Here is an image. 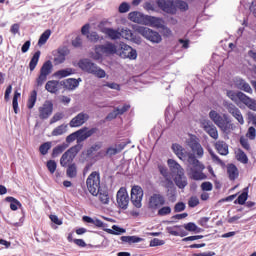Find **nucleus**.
I'll list each match as a JSON object with an SVG mask.
<instances>
[{"label": "nucleus", "mask_w": 256, "mask_h": 256, "mask_svg": "<svg viewBox=\"0 0 256 256\" xmlns=\"http://www.w3.org/2000/svg\"><path fill=\"white\" fill-rule=\"evenodd\" d=\"M186 205L183 202H178L174 206L175 213H181L182 211H185Z\"/></svg>", "instance_id": "obj_59"}, {"label": "nucleus", "mask_w": 256, "mask_h": 256, "mask_svg": "<svg viewBox=\"0 0 256 256\" xmlns=\"http://www.w3.org/2000/svg\"><path fill=\"white\" fill-rule=\"evenodd\" d=\"M227 97L231 99L236 105H239V101L243 103L251 111H256V100L247 96L243 92H235L233 90L227 91Z\"/></svg>", "instance_id": "obj_5"}, {"label": "nucleus", "mask_w": 256, "mask_h": 256, "mask_svg": "<svg viewBox=\"0 0 256 256\" xmlns=\"http://www.w3.org/2000/svg\"><path fill=\"white\" fill-rule=\"evenodd\" d=\"M214 255H215V252H212V251L193 254V256H214Z\"/></svg>", "instance_id": "obj_64"}, {"label": "nucleus", "mask_w": 256, "mask_h": 256, "mask_svg": "<svg viewBox=\"0 0 256 256\" xmlns=\"http://www.w3.org/2000/svg\"><path fill=\"white\" fill-rule=\"evenodd\" d=\"M116 55L121 57V59H130V61H135L137 59V50L129 46L125 42H120L117 46Z\"/></svg>", "instance_id": "obj_8"}, {"label": "nucleus", "mask_w": 256, "mask_h": 256, "mask_svg": "<svg viewBox=\"0 0 256 256\" xmlns=\"http://www.w3.org/2000/svg\"><path fill=\"white\" fill-rule=\"evenodd\" d=\"M227 175L230 181H235L239 177V169L235 164H228L227 165Z\"/></svg>", "instance_id": "obj_32"}, {"label": "nucleus", "mask_w": 256, "mask_h": 256, "mask_svg": "<svg viewBox=\"0 0 256 256\" xmlns=\"http://www.w3.org/2000/svg\"><path fill=\"white\" fill-rule=\"evenodd\" d=\"M39 117L40 119H49L53 113V103L50 101H46L40 108H39Z\"/></svg>", "instance_id": "obj_19"}, {"label": "nucleus", "mask_w": 256, "mask_h": 256, "mask_svg": "<svg viewBox=\"0 0 256 256\" xmlns=\"http://www.w3.org/2000/svg\"><path fill=\"white\" fill-rule=\"evenodd\" d=\"M97 129L92 128V129H88L87 127L82 128L77 132L78 134V143H83V141H86V139H89V137H91V135H94V133H96Z\"/></svg>", "instance_id": "obj_22"}, {"label": "nucleus", "mask_w": 256, "mask_h": 256, "mask_svg": "<svg viewBox=\"0 0 256 256\" xmlns=\"http://www.w3.org/2000/svg\"><path fill=\"white\" fill-rule=\"evenodd\" d=\"M247 136H248L249 139H251V140L255 139V137H256V130H255V127L251 126V127L248 129Z\"/></svg>", "instance_id": "obj_63"}, {"label": "nucleus", "mask_w": 256, "mask_h": 256, "mask_svg": "<svg viewBox=\"0 0 256 256\" xmlns=\"http://www.w3.org/2000/svg\"><path fill=\"white\" fill-rule=\"evenodd\" d=\"M189 207H197L199 205V198L193 196L188 201Z\"/></svg>", "instance_id": "obj_62"}, {"label": "nucleus", "mask_w": 256, "mask_h": 256, "mask_svg": "<svg viewBox=\"0 0 256 256\" xmlns=\"http://www.w3.org/2000/svg\"><path fill=\"white\" fill-rule=\"evenodd\" d=\"M86 185L91 195H97L101 190V176L99 175V172H92L86 180Z\"/></svg>", "instance_id": "obj_7"}, {"label": "nucleus", "mask_w": 256, "mask_h": 256, "mask_svg": "<svg viewBox=\"0 0 256 256\" xmlns=\"http://www.w3.org/2000/svg\"><path fill=\"white\" fill-rule=\"evenodd\" d=\"M65 133H67V124H62L60 126H57L52 131V136L53 137H59L60 135H65Z\"/></svg>", "instance_id": "obj_43"}, {"label": "nucleus", "mask_w": 256, "mask_h": 256, "mask_svg": "<svg viewBox=\"0 0 256 256\" xmlns=\"http://www.w3.org/2000/svg\"><path fill=\"white\" fill-rule=\"evenodd\" d=\"M101 143H96L94 145H92L88 150H87V155H95V153H97V151L101 150Z\"/></svg>", "instance_id": "obj_50"}, {"label": "nucleus", "mask_w": 256, "mask_h": 256, "mask_svg": "<svg viewBox=\"0 0 256 256\" xmlns=\"http://www.w3.org/2000/svg\"><path fill=\"white\" fill-rule=\"evenodd\" d=\"M203 129L212 139H219V131H217V127H215V125H213L210 121L203 123Z\"/></svg>", "instance_id": "obj_23"}, {"label": "nucleus", "mask_w": 256, "mask_h": 256, "mask_svg": "<svg viewBox=\"0 0 256 256\" xmlns=\"http://www.w3.org/2000/svg\"><path fill=\"white\" fill-rule=\"evenodd\" d=\"M131 109V105L124 104L122 107L116 108V111L118 112V115H123L124 113H127Z\"/></svg>", "instance_id": "obj_57"}, {"label": "nucleus", "mask_w": 256, "mask_h": 256, "mask_svg": "<svg viewBox=\"0 0 256 256\" xmlns=\"http://www.w3.org/2000/svg\"><path fill=\"white\" fill-rule=\"evenodd\" d=\"M116 201L120 209H127L129 207V193L127 188L121 187L116 194Z\"/></svg>", "instance_id": "obj_14"}, {"label": "nucleus", "mask_w": 256, "mask_h": 256, "mask_svg": "<svg viewBox=\"0 0 256 256\" xmlns=\"http://www.w3.org/2000/svg\"><path fill=\"white\" fill-rule=\"evenodd\" d=\"M102 33H105L109 39L112 41H116V39H121V32L120 30H115L113 28H103Z\"/></svg>", "instance_id": "obj_31"}, {"label": "nucleus", "mask_w": 256, "mask_h": 256, "mask_svg": "<svg viewBox=\"0 0 256 256\" xmlns=\"http://www.w3.org/2000/svg\"><path fill=\"white\" fill-rule=\"evenodd\" d=\"M188 163L190 165L188 175L191 179H194V181H203V179H207V175L203 173L205 165L195 157V154H189Z\"/></svg>", "instance_id": "obj_1"}, {"label": "nucleus", "mask_w": 256, "mask_h": 256, "mask_svg": "<svg viewBox=\"0 0 256 256\" xmlns=\"http://www.w3.org/2000/svg\"><path fill=\"white\" fill-rule=\"evenodd\" d=\"M165 205V196L159 193H154L148 198V209L152 213H155V211H158V209H161Z\"/></svg>", "instance_id": "obj_11"}, {"label": "nucleus", "mask_w": 256, "mask_h": 256, "mask_svg": "<svg viewBox=\"0 0 256 256\" xmlns=\"http://www.w3.org/2000/svg\"><path fill=\"white\" fill-rule=\"evenodd\" d=\"M240 144L242 145L243 149H246V151H249V149H251L249 141L245 137L240 138Z\"/></svg>", "instance_id": "obj_61"}, {"label": "nucleus", "mask_w": 256, "mask_h": 256, "mask_svg": "<svg viewBox=\"0 0 256 256\" xmlns=\"http://www.w3.org/2000/svg\"><path fill=\"white\" fill-rule=\"evenodd\" d=\"M136 33L142 35V37L147 39V41H150V43H161V41H163V38L157 31L151 30V28L145 26H138L136 28Z\"/></svg>", "instance_id": "obj_9"}, {"label": "nucleus", "mask_w": 256, "mask_h": 256, "mask_svg": "<svg viewBox=\"0 0 256 256\" xmlns=\"http://www.w3.org/2000/svg\"><path fill=\"white\" fill-rule=\"evenodd\" d=\"M68 147H69V146H68L67 144H65V143L56 146V147L53 149L52 157H53V158L59 157V155H61V153H63V151H65V149H67Z\"/></svg>", "instance_id": "obj_47"}, {"label": "nucleus", "mask_w": 256, "mask_h": 256, "mask_svg": "<svg viewBox=\"0 0 256 256\" xmlns=\"http://www.w3.org/2000/svg\"><path fill=\"white\" fill-rule=\"evenodd\" d=\"M40 57H41V51H37L34 53L33 57L30 60V63H29L30 71H35V67H37Z\"/></svg>", "instance_id": "obj_41"}, {"label": "nucleus", "mask_w": 256, "mask_h": 256, "mask_svg": "<svg viewBox=\"0 0 256 256\" xmlns=\"http://www.w3.org/2000/svg\"><path fill=\"white\" fill-rule=\"evenodd\" d=\"M172 151L175 153V155L181 159V161H189V155H193L191 152H187L183 146L180 144H173L172 145Z\"/></svg>", "instance_id": "obj_18"}, {"label": "nucleus", "mask_w": 256, "mask_h": 256, "mask_svg": "<svg viewBox=\"0 0 256 256\" xmlns=\"http://www.w3.org/2000/svg\"><path fill=\"white\" fill-rule=\"evenodd\" d=\"M89 121V114L87 112H80L69 122L70 127H83Z\"/></svg>", "instance_id": "obj_15"}, {"label": "nucleus", "mask_w": 256, "mask_h": 256, "mask_svg": "<svg viewBox=\"0 0 256 256\" xmlns=\"http://www.w3.org/2000/svg\"><path fill=\"white\" fill-rule=\"evenodd\" d=\"M55 75L59 79H63L65 77H69V75H75V69H73V68H65V69H62V70H58L55 73Z\"/></svg>", "instance_id": "obj_37"}, {"label": "nucleus", "mask_w": 256, "mask_h": 256, "mask_svg": "<svg viewBox=\"0 0 256 256\" xmlns=\"http://www.w3.org/2000/svg\"><path fill=\"white\" fill-rule=\"evenodd\" d=\"M63 117H65V115L61 112L54 114V116L50 120V124L53 125V123H57V121H61Z\"/></svg>", "instance_id": "obj_56"}, {"label": "nucleus", "mask_w": 256, "mask_h": 256, "mask_svg": "<svg viewBox=\"0 0 256 256\" xmlns=\"http://www.w3.org/2000/svg\"><path fill=\"white\" fill-rule=\"evenodd\" d=\"M47 169L50 173H55V171H57V162H55V160H49L47 162Z\"/></svg>", "instance_id": "obj_53"}, {"label": "nucleus", "mask_w": 256, "mask_h": 256, "mask_svg": "<svg viewBox=\"0 0 256 256\" xmlns=\"http://www.w3.org/2000/svg\"><path fill=\"white\" fill-rule=\"evenodd\" d=\"M83 148V145L77 144L68 149L60 158L61 167H67L73 163V159L77 157V153Z\"/></svg>", "instance_id": "obj_10"}, {"label": "nucleus", "mask_w": 256, "mask_h": 256, "mask_svg": "<svg viewBox=\"0 0 256 256\" xmlns=\"http://www.w3.org/2000/svg\"><path fill=\"white\" fill-rule=\"evenodd\" d=\"M174 183L178 189H185L186 185H188L185 172H182V174H176L174 176Z\"/></svg>", "instance_id": "obj_27"}, {"label": "nucleus", "mask_w": 256, "mask_h": 256, "mask_svg": "<svg viewBox=\"0 0 256 256\" xmlns=\"http://www.w3.org/2000/svg\"><path fill=\"white\" fill-rule=\"evenodd\" d=\"M78 67L85 73L94 75V77H97L98 79H105L107 77V72L88 58L79 60Z\"/></svg>", "instance_id": "obj_3"}, {"label": "nucleus", "mask_w": 256, "mask_h": 256, "mask_svg": "<svg viewBox=\"0 0 256 256\" xmlns=\"http://www.w3.org/2000/svg\"><path fill=\"white\" fill-rule=\"evenodd\" d=\"M249 196V187L243 189L241 195H239L238 199L235 201L238 205H245V201H247V197Z\"/></svg>", "instance_id": "obj_44"}, {"label": "nucleus", "mask_w": 256, "mask_h": 256, "mask_svg": "<svg viewBox=\"0 0 256 256\" xmlns=\"http://www.w3.org/2000/svg\"><path fill=\"white\" fill-rule=\"evenodd\" d=\"M66 175L70 179H75V177H77V164L76 163H72V164L68 165L67 170H66Z\"/></svg>", "instance_id": "obj_40"}, {"label": "nucleus", "mask_w": 256, "mask_h": 256, "mask_svg": "<svg viewBox=\"0 0 256 256\" xmlns=\"http://www.w3.org/2000/svg\"><path fill=\"white\" fill-rule=\"evenodd\" d=\"M122 148L109 147L106 152L101 150L98 155L100 158L105 157V155H109V157H113V155H117V153H121Z\"/></svg>", "instance_id": "obj_35"}, {"label": "nucleus", "mask_w": 256, "mask_h": 256, "mask_svg": "<svg viewBox=\"0 0 256 256\" xmlns=\"http://www.w3.org/2000/svg\"><path fill=\"white\" fill-rule=\"evenodd\" d=\"M209 118L224 133H229V130L233 129V127H235V124L227 122V120L223 119V116H221L215 110H212V111L209 112Z\"/></svg>", "instance_id": "obj_6"}, {"label": "nucleus", "mask_w": 256, "mask_h": 256, "mask_svg": "<svg viewBox=\"0 0 256 256\" xmlns=\"http://www.w3.org/2000/svg\"><path fill=\"white\" fill-rule=\"evenodd\" d=\"M95 197H98L100 203L102 205H109L111 203V196L109 195V192L107 190H99L97 195H94Z\"/></svg>", "instance_id": "obj_28"}, {"label": "nucleus", "mask_w": 256, "mask_h": 256, "mask_svg": "<svg viewBox=\"0 0 256 256\" xmlns=\"http://www.w3.org/2000/svg\"><path fill=\"white\" fill-rule=\"evenodd\" d=\"M83 81L81 78L75 79V78H68L65 80L64 85L66 89H69L70 91H73L79 87V83Z\"/></svg>", "instance_id": "obj_33"}, {"label": "nucleus", "mask_w": 256, "mask_h": 256, "mask_svg": "<svg viewBox=\"0 0 256 256\" xmlns=\"http://www.w3.org/2000/svg\"><path fill=\"white\" fill-rule=\"evenodd\" d=\"M157 4L164 13H168L169 15H175L177 13V7L181 11H187V9H189V5L181 0L174 2H171V0H158Z\"/></svg>", "instance_id": "obj_4"}, {"label": "nucleus", "mask_w": 256, "mask_h": 256, "mask_svg": "<svg viewBox=\"0 0 256 256\" xmlns=\"http://www.w3.org/2000/svg\"><path fill=\"white\" fill-rule=\"evenodd\" d=\"M234 83L237 89H240V91H244L245 93H249L250 95L253 94V89L251 88V85H249V83H247L245 80L241 78H236Z\"/></svg>", "instance_id": "obj_24"}, {"label": "nucleus", "mask_w": 256, "mask_h": 256, "mask_svg": "<svg viewBox=\"0 0 256 256\" xmlns=\"http://www.w3.org/2000/svg\"><path fill=\"white\" fill-rule=\"evenodd\" d=\"M21 98V94L19 91L14 92L13 100H12V107L14 110V113L17 115L19 113V99Z\"/></svg>", "instance_id": "obj_42"}, {"label": "nucleus", "mask_w": 256, "mask_h": 256, "mask_svg": "<svg viewBox=\"0 0 256 256\" xmlns=\"http://www.w3.org/2000/svg\"><path fill=\"white\" fill-rule=\"evenodd\" d=\"M215 149L220 155H229V145H227L226 142L223 140H218L215 143Z\"/></svg>", "instance_id": "obj_30"}, {"label": "nucleus", "mask_w": 256, "mask_h": 256, "mask_svg": "<svg viewBox=\"0 0 256 256\" xmlns=\"http://www.w3.org/2000/svg\"><path fill=\"white\" fill-rule=\"evenodd\" d=\"M76 140H77V143H79V136L77 134V131L66 137L67 143H73V141H76Z\"/></svg>", "instance_id": "obj_55"}, {"label": "nucleus", "mask_w": 256, "mask_h": 256, "mask_svg": "<svg viewBox=\"0 0 256 256\" xmlns=\"http://www.w3.org/2000/svg\"><path fill=\"white\" fill-rule=\"evenodd\" d=\"M235 156L237 161H239L240 163H243V165H247L249 163V158L247 157V154H245L243 150L236 149Z\"/></svg>", "instance_id": "obj_36"}, {"label": "nucleus", "mask_w": 256, "mask_h": 256, "mask_svg": "<svg viewBox=\"0 0 256 256\" xmlns=\"http://www.w3.org/2000/svg\"><path fill=\"white\" fill-rule=\"evenodd\" d=\"M184 229H186V231H193L194 233H201V231H203V229L199 228L195 223L190 222L184 225Z\"/></svg>", "instance_id": "obj_49"}, {"label": "nucleus", "mask_w": 256, "mask_h": 256, "mask_svg": "<svg viewBox=\"0 0 256 256\" xmlns=\"http://www.w3.org/2000/svg\"><path fill=\"white\" fill-rule=\"evenodd\" d=\"M49 149H51V142H45L39 148L41 155H47L49 153Z\"/></svg>", "instance_id": "obj_51"}, {"label": "nucleus", "mask_w": 256, "mask_h": 256, "mask_svg": "<svg viewBox=\"0 0 256 256\" xmlns=\"http://www.w3.org/2000/svg\"><path fill=\"white\" fill-rule=\"evenodd\" d=\"M226 109H227L228 113H230V115H232V117H234V119H236V121H238L239 124L245 125V119L243 118V114L241 113V110H239V108H237V106L230 103V104L226 105Z\"/></svg>", "instance_id": "obj_17"}, {"label": "nucleus", "mask_w": 256, "mask_h": 256, "mask_svg": "<svg viewBox=\"0 0 256 256\" xmlns=\"http://www.w3.org/2000/svg\"><path fill=\"white\" fill-rule=\"evenodd\" d=\"M65 57H67V50H58V53L54 58L55 65H61V63H65Z\"/></svg>", "instance_id": "obj_38"}, {"label": "nucleus", "mask_w": 256, "mask_h": 256, "mask_svg": "<svg viewBox=\"0 0 256 256\" xmlns=\"http://www.w3.org/2000/svg\"><path fill=\"white\" fill-rule=\"evenodd\" d=\"M128 19H130L133 23H138V25H145L147 21V15L139 11H134L128 14Z\"/></svg>", "instance_id": "obj_21"}, {"label": "nucleus", "mask_w": 256, "mask_h": 256, "mask_svg": "<svg viewBox=\"0 0 256 256\" xmlns=\"http://www.w3.org/2000/svg\"><path fill=\"white\" fill-rule=\"evenodd\" d=\"M117 45L112 42H106L105 44H99L95 46L94 52L90 54L91 59L99 61L103 57H111V55H117Z\"/></svg>", "instance_id": "obj_2"}, {"label": "nucleus", "mask_w": 256, "mask_h": 256, "mask_svg": "<svg viewBox=\"0 0 256 256\" xmlns=\"http://www.w3.org/2000/svg\"><path fill=\"white\" fill-rule=\"evenodd\" d=\"M106 233H109L110 235H123V233L126 232L124 228H121L117 225H113L112 229H105Z\"/></svg>", "instance_id": "obj_46"}, {"label": "nucleus", "mask_w": 256, "mask_h": 256, "mask_svg": "<svg viewBox=\"0 0 256 256\" xmlns=\"http://www.w3.org/2000/svg\"><path fill=\"white\" fill-rule=\"evenodd\" d=\"M143 188H141V186H133L131 189V202L132 205H134V207H136V209H141V207H143Z\"/></svg>", "instance_id": "obj_13"}, {"label": "nucleus", "mask_w": 256, "mask_h": 256, "mask_svg": "<svg viewBox=\"0 0 256 256\" xmlns=\"http://www.w3.org/2000/svg\"><path fill=\"white\" fill-rule=\"evenodd\" d=\"M148 27H155L156 29H161L163 25H165V20L163 18L155 17V16H146V23Z\"/></svg>", "instance_id": "obj_20"}, {"label": "nucleus", "mask_w": 256, "mask_h": 256, "mask_svg": "<svg viewBox=\"0 0 256 256\" xmlns=\"http://www.w3.org/2000/svg\"><path fill=\"white\" fill-rule=\"evenodd\" d=\"M49 37H51V30L44 31L38 40V45L40 47L45 45V43H47V41L49 40Z\"/></svg>", "instance_id": "obj_48"}, {"label": "nucleus", "mask_w": 256, "mask_h": 256, "mask_svg": "<svg viewBox=\"0 0 256 256\" xmlns=\"http://www.w3.org/2000/svg\"><path fill=\"white\" fill-rule=\"evenodd\" d=\"M51 71H53V64H51V61H46L41 69H40V74L38 78L36 79V86L37 87H42V85L47 81V77L51 75Z\"/></svg>", "instance_id": "obj_12"}, {"label": "nucleus", "mask_w": 256, "mask_h": 256, "mask_svg": "<svg viewBox=\"0 0 256 256\" xmlns=\"http://www.w3.org/2000/svg\"><path fill=\"white\" fill-rule=\"evenodd\" d=\"M188 147L197 155L198 159H201L204 155L203 146L199 143L195 137H190L187 141Z\"/></svg>", "instance_id": "obj_16"}, {"label": "nucleus", "mask_w": 256, "mask_h": 256, "mask_svg": "<svg viewBox=\"0 0 256 256\" xmlns=\"http://www.w3.org/2000/svg\"><path fill=\"white\" fill-rule=\"evenodd\" d=\"M170 213H171V207L169 206H164L158 209V215L160 217H165V215H170Z\"/></svg>", "instance_id": "obj_52"}, {"label": "nucleus", "mask_w": 256, "mask_h": 256, "mask_svg": "<svg viewBox=\"0 0 256 256\" xmlns=\"http://www.w3.org/2000/svg\"><path fill=\"white\" fill-rule=\"evenodd\" d=\"M161 245H165V240L154 238L150 241V247H161Z\"/></svg>", "instance_id": "obj_54"}, {"label": "nucleus", "mask_w": 256, "mask_h": 256, "mask_svg": "<svg viewBox=\"0 0 256 256\" xmlns=\"http://www.w3.org/2000/svg\"><path fill=\"white\" fill-rule=\"evenodd\" d=\"M46 91L49 93H57L59 91V81L50 80L45 85Z\"/></svg>", "instance_id": "obj_34"}, {"label": "nucleus", "mask_w": 256, "mask_h": 256, "mask_svg": "<svg viewBox=\"0 0 256 256\" xmlns=\"http://www.w3.org/2000/svg\"><path fill=\"white\" fill-rule=\"evenodd\" d=\"M167 163H168V167H169L171 173H173V175H181V174L185 173V170L183 169V167H181V164L177 163V161H175L173 159H168Z\"/></svg>", "instance_id": "obj_25"}, {"label": "nucleus", "mask_w": 256, "mask_h": 256, "mask_svg": "<svg viewBox=\"0 0 256 256\" xmlns=\"http://www.w3.org/2000/svg\"><path fill=\"white\" fill-rule=\"evenodd\" d=\"M131 9V6L127 2H123L119 6V13H127Z\"/></svg>", "instance_id": "obj_58"}, {"label": "nucleus", "mask_w": 256, "mask_h": 256, "mask_svg": "<svg viewBox=\"0 0 256 256\" xmlns=\"http://www.w3.org/2000/svg\"><path fill=\"white\" fill-rule=\"evenodd\" d=\"M166 231L174 237H187V232L181 226L167 227Z\"/></svg>", "instance_id": "obj_26"}, {"label": "nucleus", "mask_w": 256, "mask_h": 256, "mask_svg": "<svg viewBox=\"0 0 256 256\" xmlns=\"http://www.w3.org/2000/svg\"><path fill=\"white\" fill-rule=\"evenodd\" d=\"M126 39L127 41H134V43H141V40L135 39L133 32L129 28H122L120 30V38Z\"/></svg>", "instance_id": "obj_29"}, {"label": "nucleus", "mask_w": 256, "mask_h": 256, "mask_svg": "<svg viewBox=\"0 0 256 256\" xmlns=\"http://www.w3.org/2000/svg\"><path fill=\"white\" fill-rule=\"evenodd\" d=\"M35 103H37V90H33L30 93V96L27 102L28 109H33V107H35Z\"/></svg>", "instance_id": "obj_45"}, {"label": "nucleus", "mask_w": 256, "mask_h": 256, "mask_svg": "<svg viewBox=\"0 0 256 256\" xmlns=\"http://www.w3.org/2000/svg\"><path fill=\"white\" fill-rule=\"evenodd\" d=\"M201 189L202 191H213V184L211 182H203Z\"/></svg>", "instance_id": "obj_60"}, {"label": "nucleus", "mask_w": 256, "mask_h": 256, "mask_svg": "<svg viewBox=\"0 0 256 256\" xmlns=\"http://www.w3.org/2000/svg\"><path fill=\"white\" fill-rule=\"evenodd\" d=\"M5 201H7V203H10V209L12 211H17V209H19V207H22L21 202H19V200L8 196L5 198Z\"/></svg>", "instance_id": "obj_39"}]
</instances>
